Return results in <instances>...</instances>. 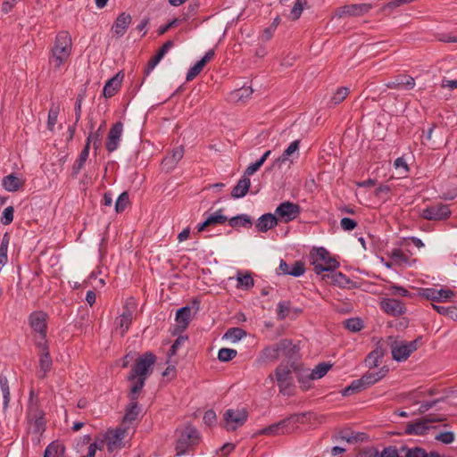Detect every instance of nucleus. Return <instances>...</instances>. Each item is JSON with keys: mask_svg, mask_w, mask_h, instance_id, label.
<instances>
[{"mask_svg": "<svg viewBox=\"0 0 457 457\" xmlns=\"http://www.w3.org/2000/svg\"><path fill=\"white\" fill-rule=\"evenodd\" d=\"M281 357L287 358V362L297 361L299 349L293 344L291 339L283 338L275 344L267 345L261 351L255 361L262 365L274 362Z\"/></svg>", "mask_w": 457, "mask_h": 457, "instance_id": "f257e3e1", "label": "nucleus"}, {"mask_svg": "<svg viewBox=\"0 0 457 457\" xmlns=\"http://www.w3.org/2000/svg\"><path fill=\"white\" fill-rule=\"evenodd\" d=\"M155 361L156 357L152 352H146L136 360L128 377V379L133 382L130 387L133 395L143 389L146 378L152 373V366Z\"/></svg>", "mask_w": 457, "mask_h": 457, "instance_id": "f03ea898", "label": "nucleus"}, {"mask_svg": "<svg viewBox=\"0 0 457 457\" xmlns=\"http://www.w3.org/2000/svg\"><path fill=\"white\" fill-rule=\"evenodd\" d=\"M72 49V39L68 31H60L57 33L54 45L51 47L49 54V64L54 70H59L64 65L71 54Z\"/></svg>", "mask_w": 457, "mask_h": 457, "instance_id": "7ed1b4c3", "label": "nucleus"}, {"mask_svg": "<svg viewBox=\"0 0 457 457\" xmlns=\"http://www.w3.org/2000/svg\"><path fill=\"white\" fill-rule=\"evenodd\" d=\"M26 420L29 429L34 434H42L46 429L45 411L41 408L39 396L30 390L27 404Z\"/></svg>", "mask_w": 457, "mask_h": 457, "instance_id": "20e7f679", "label": "nucleus"}, {"mask_svg": "<svg viewBox=\"0 0 457 457\" xmlns=\"http://www.w3.org/2000/svg\"><path fill=\"white\" fill-rule=\"evenodd\" d=\"M421 341V337H418L410 342L397 340L394 337H387L386 345L390 347L392 357L395 361H403L420 346Z\"/></svg>", "mask_w": 457, "mask_h": 457, "instance_id": "39448f33", "label": "nucleus"}, {"mask_svg": "<svg viewBox=\"0 0 457 457\" xmlns=\"http://www.w3.org/2000/svg\"><path fill=\"white\" fill-rule=\"evenodd\" d=\"M311 264L316 274L334 271L339 267L338 261L324 247L314 248L310 253Z\"/></svg>", "mask_w": 457, "mask_h": 457, "instance_id": "423d86ee", "label": "nucleus"}, {"mask_svg": "<svg viewBox=\"0 0 457 457\" xmlns=\"http://www.w3.org/2000/svg\"><path fill=\"white\" fill-rule=\"evenodd\" d=\"M200 442V435L198 430L193 426H187L178 430V438L176 441L177 455L180 456L193 449Z\"/></svg>", "mask_w": 457, "mask_h": 457, "instance_id": "0eeeda50", "label": "nucleus"}, {"mask_svg": "<svg viewBox=\"0 0 457 457\" xmlns=\"http://www.w3.org/2000/svg\"><path fill=\"white\" fill-rule=\"evenodd\" d=\"M296 369L295 361L281 362L275 369V378L278 383L279 393L287 395L293 392L292 370Z\"/></svg>", "mask_w": 457, "mask_h": 457, "instance_id": "6e6552de", "label": "nucleus"}, {"mask_svg": "<svg viewBox=\"0 0 457 457\" xmlns=\"http://www.w3.org/2000/svg\"><path fill=\"white\" fill-rule=\"evenodd\" d=\"M38 352V370L37 376L38 378L43 379L46 377L47 373L51 370L53 361L49 353V346L47 340L38 341L36 343Z\"/></svg>", "mask_w": 457, "mask_h": 457, "instance_id": "1a4fd4ad", "label": "nucleus"}, {"mask_svg": "<svg viewBox=\"0 0 457 457\" xmlns=\"http://www.w3.org/2000/svg\"><path fill=\"white\" fill-rule=\"evenodd\" d=\"M445 420L443 416H437L435 414H428L426 417L418 420L414 422L408 423L405 427V433L408 435H424L429 428L428 424L434 422H441Z\"/></svg>", "mask_w": 457, "mask_h": 457, "instance_id": "9d476101", "label": "nucleus"}, {"mask_svg": "<svg viewBox=\"0 0 457 457\" xmlns=\"http://www.w3.org/2000/svg\"><path fill=\"white\" fill-rule=\"evenodd\" d=\"M301 213V207L299 204L285 201L278 205L275 210L274 215L277 216L278 221L281 220L285 223L295 220Z\"/></svg>", "mask_w": 457, "mask_h": 457, "instance_id": "9b49d317", "label": "nucleus"}, {"mask_svg": "<svg viewBox=\"0 0 457 457\" xmlns=\"http://www.w3.org/2000/svg\"><path fill=\"white\" fill-rule=\"evenodd\" d=\"M296 421H298V417L296 415H293L262 428L260 430L259 434L267 436L288 434L293 431V428L290 427V424L295 423Z\"/></svg>", "mask_w": 457, "mask_h": 457, "instance_id": "f8f14e48", "label": "nucleus"}, {"mask_svg": "<svg viewBox=\"0 0 457 457\" xmlns=\"http://www.w3.org/2000/svg\"><path fill=\"white\" fill-rule=\"evenodd\" d=\"M248 417L245 409H228L224 414L223 419L226 422V428L228 430H236L237 428L243 426Z\"/></svg>", "mask_w": 457, "mask_h": 457, "instance_id": "ddd939ff", "label": "nucleus"}, {"mask_svg": "<svg viewBox=\"0 0 457 457\" xmlns=\"http://www.w3.org/2000/svg\"><path fill=\"white\" fill-rule=\"evenodd\" d=\"M451 215V210L448 204L437 203L436 204L426 207L422 210L421 217L428 220H446Z\"/></svg>", "mask_w": 457, "mask_h": 457, "instance_id": "4468645a", "label": "nucleus"}, {"mask_svg": "<svg viewBox=\"0 0 457 457\" xmlns=\"http://www.w3.org/2000/svg\"><path fill=\"white\" fill-rule=\"evenodd\" d=\"M48 315L43 311H36L29 314V324L31 328L39 334L41 340H46Z\"/></svg>", "mask_w": 457, "mask_h": 457, "instance_id": "2eb2a0df", "label": "nucleus"}, {"mask_svg": "<svg viewBox=\"0 0 457 457\" xmlns=\"http://www.w3.org/2000/svg\"><path fill=\"white\" fill-rule=\"evenodd\" d=\"M122 131L123 124L121 121H117L110 129L105 143L106 150L109 153H112L118 148L122 135Z\"/></svg>", "mask_w": 457, "mask_h": 457, "instance_id": "dca6fc26", "label": "nucleus"}, {"mask_svg": "<svg viewBox=\"0 0 457 457\" xmlns=\"http://www.w3.org/2000/svg\"><path fill=\"white\" fill-rule=\"evenodd\" d=\"M139 393H136L134 395L132 394V388H130L129 398L130 400L129 404L126 407V412L123 417V423H132L137 420L139 413L141 412V408L137 403Z\"/></svg>", "mask_w": 457, "mask_h": 457, "instance_id": "f3484780", "label": "nucleus"}, {"mask_svg": "<svg viewBox=\"0 0 457 457\" xmlns=\"http://www.w3.org/2000/svg\"><path fill=\"white\" fill-rule=\"evenodd\" d=\"M381 309L387 314L392 316H399L405 312L404 303L399 300L393 298L383 299L380 303Z\"/></svg>", "mask_w": 457, "mask_h": 457, "instance_id": "a211bd4d", "label": "nucleus"}, {"mask_svg": "<svg viewBox=\"0 0 457 457\" xmlns=\"http://www.w3.org/2000/svg\"><path fill=\"white\" fill-rule=\"evenodd\" d=\"M133 320V312L128 307L124 308L123 312L115 319L114 328L120 333L121 337H124L126 332L129 330L130 324Z\"/></svg>", "mask_w": 457, "mask_h": 457, "instance_id": "6ab92c4d", "label": "nucleus"}, {"mask_svg": "<svg viewBox=\"0 0 457 457\" xmlns=\"http://www.w3.org/2000/svg\"><path fill=\"white\" fill-rule=\"evenodd\" d=\"M415 86V79L406 74H399L395 76L391 81L386 83L387 88L395 89H411Z\"/></svg>", "mask_w": 457, "mask_h": 457, "instance_id": "aec40b11", "label": "nucleus"}, {"mask_svg": "<svg viewBox=\"0 0 457 457\" xmlns=\"http://www.w3.org/2000/svg\"><path fill=\"white\" fill-rule=\"evenodd\" d=\"M123 79L124 73L122 71H119L112 78L109 79L104 86V96L105 98H110L113 96L120 88Z\"/></svg>", "mask_w": 457, "mask_h": 457, "instance_id": "412c9836", "label": "nucleus"}, {"mask_svg": "<svg viewBox=\"0 0 457 457\" xmlns=\"http://www.w3.org/2000/svg\"><path fill=\"white\" fill-rule=\"evenodd\" d=\"M372 5L370 4H353L343 6L339 10L338 15L340 17L348 16H360L370 12Z\"/></svg>", "mask_w": 457, "mask_h": 457, "instance_id": "4be33fe9", "label": "nucleus"}, {"mask_svg": "<svg viewBox=\"0 0 457 457\" xmlns=\"http://www.w3.org/2000/svg\"><path fill=\"white\" fill-rule=\"evenodd\" d=\"M132 17L129 13L121 12L115 20L114 23L112 26V33L117 37H122L126 31L129 24L131 23Z\"/></svg>", "mask_w": 457, "mask_h": 457, "instance_id": "5701e85b", "label": "nucleus"}, {"mask_svg": "<svg viewBox=\"0 0 457 457\" xmlns=\"http://www.w3.org/2000/svg\"><path fill=\"white\" fill-rule=\"evenodd\" d=\"M278 218L272 213H264L262 215L255 223L257 231L265 233L278 225Z\"/></svg>", "mask_w": 457, "mask_h": 457, "instance_id": "b1692460", "label": "nucleus"}, {"mask_svg": "<svg viewBox=\"0 0 457 457\" xmlns=\"http://www.w3.org/2000/svg\"><path fill=\"white\" fill-rule=\"evenodd\" d=\"M125 429L116 428L107 434V449L109 452H112L114 449L122 445V440L125 437Z\"/></svg>", "mask_w": 457, "mask_h": 457, "instance_id": "393cba45", "label": "nucleus"}, {"mask_svg": "<svg viewBox=\"0 0 457 457\" xmlns=\"http://www.w3.org/2000/svg\"><path fill=\"white\" fill-rule=\"evenodd\" d=\"M24 185V181L12 173L3 178L2 186L8 192H16L21 188Z\"/></svg>", "mask_w": 457, "mask_h": 457, "instance_id": "a878e982", "label": "nucleus"}, {"mask_svg": "<svg viewBox=\"0 0 457 457\" xmlns=\"http://www.w3.org/2000/svg\"><path fill=\"white\" fill-rule=\"evenodd\" d=\"M251 181L249 178L243 176L237 182V184L233 187L231 192V196L233 198H240L244 197L249 188H250Z\"/></svg>", "mask_w": 457, "mask_h": 457, "instance_id": "bb28decb", "label": "nucleus"}, {"mask_svg": "<svg viewBox=\"0 0 457 457\" xmlns=\"http://www.w3.org/2000/svg\"><path fill=\"white\" fill-rule=\"evenodd\" d=\"M65 446L59 441H54L45 449L43 457H64Z\"/></svg>", "mask_w": 457, "mask_h": 457, "instance_id": "cd10ccee", "label": "nucleus"}, {"mask_svg": "<svg viewBox=\"0 0 457 457\" xmlns=\"http://www.w3.org/2000/svg\"><path fill=\"white\" fill-rule=\"evenodd\" d=\"M191 309L187 306L182 307L177 311L176 321L178 328L183 331L186 329L190 322Z\"/></svg>", "mask_w": 457, "mask_h": 457, "instance_id": "c85d7f7f", "label": "nucleus"}, {"mask_svg": "<svg viewBox=\"0 0 457 457\" xmlns=\"http://www.w3.org/2000/svg\"><path fill=\"white\" fill-rule=\"evenodd\" d=\"M0 389L3 395V412L6 413L10 403V386L7 378L0 375Z\"/></svg>", "mask_w": 457, "mask_h": 457, "instance_id": "c756f323", "label": "nucleus"}, {"mask_svg": "<svg viewBox=\"0 0 457 457\" xmlns=\"http://www.w3.org/2000/svg\"><path fill=\"white\" fill-rule=\"evenodd\" d=\"M89 149L90 146H88V143H86L82 151L79 154V158L74 162L72 165V175L74 177H76L80 172L85 162H87L89 155Z\"/></svg>", "mask_w": 457, "mask_h": 457, "instance_id": "7c9ffc66", "label": "nucleus"}, {"mask_svg": "<svg viewBox=\"0 0 457 457\" xmlns=\"http://www.w3.org/2000/svg\"><path fill=\"white\" fill-rule=\"evenodd\" d=\"M332 365L328 362H320L315 366L312 372L307 376V382L323 378L331 369Z\"/></svg>", "mask_w": 457, "mask_h": 457, "instance_id": "2f4dec72", "label": "nucleus"}, {"mask_svg": "<svg viewBox=\"0 0 457 457\" xmlns=\"http://www.w3.org/2000/svg\"><path fill=\"white\" fill-rule=\"evenodd\" d=\"M387 370L385 368H382L378 371H368L366 372L362 377V381H364L366 387H369L378 381H379L381 378H383L386 373Z\"/></svg>", "mask_w": 457, "mask_h": 457, "instance_id": "473e14b6", "label": "nucleus"}, {"mask_svg": "<svg viewBox=\"0 0 457 457\" xmlns=\"http://www.w3.org/2000/svg\"><path fill=\"white\" fill-rule=\"evenodd\" d=\"M228 224L232 228H251L253 221L249 215L243 213L228 219Z\"/></svg>", "mask_w": 457, "mask_h": 457, "instance_id": "72a5a7b5", "label": "nucleus"}, {"mask_svg": "<svg viewBox=\"0 0 457 457\" xmlns=\"http://www.w3.org/2000/svg\"><path fill=\"white\" fill-rule=\"evenodd\" d=\"M366 388L367 387L365 386V383L364 381H362V378H361L359 379L352 381V383L342 391V395L344 396H349L356 393H359Z\"/></svg>", "mask_w": 457, "mask_h": 457, "instance_id": "f704fd0d", "label": "nucleus"}, {"mask_svg": "<svg viewBox=\"0 0 457 457\" xmlns=\"http://www.w3.org/2000/svg\"><path fill=\"white\" fill-rule=\"evenodd\" d=\"M299 145H300V141L299 140H295L293 141L288 146L287 148L283 152V154H281V156H279L276 161L275 162L276 163H278V164H282V163H285L288 158L295 153H296L299 149Z\"/></svg>", "mask_w": 457, "mask_h": 457, "instance_id": "c9c22d12", "label": "nucleus"}, {"mask_svg": "<svg viewBox=\"0 0 457 457\" xmlns=\"http://www.w3.org/2000/svg\"><path fill=\"white\" fill-rule=\"evenodd\" d=\"M105 126V121H103V123L100 125L99 129L96 131H91L87 138L86 143H88V146H90V144L93 143V146L95 150H97L101 145V138H102V133L101 130Z\"/></svg>", "mask_w": 457, "mask_h": 457, "instance_id": "e433bc0d", "label": "nucleus"}, {"mask_svg": "<svg viewBox=\"0 0 457 457\" xmlns=\"http://www.w3.org/2000/svg\"><path fill=\"white\" fill-rule=\"evenodd\" d=\"M308 5L307 0H296L291 9L289 18L292 21H297L302 15L303 11Z\"/></svg>", "mask_w": 457, "mask_h": 457, "instance_id": "4c0bfd02", "label": "nucleus"}, {"mask_svg": "<svg viewBox=\"0 0 457 457\" xmlns=\"http://www.w3.org/2000/svg\"><path fill=\"white\" fill-rule=\"evenodd\" d=\"M254 285L253 278L250 274L242 275L241 273L237 274V288H242L248 290L252 288Z\"/></svg>", "mask_w": 457, "mask_h": 457, "instance_id": "58836bf2", "label": "nucleus"}, {"mask_svg": "<svg viewBox=\"0 0 457 457\" xmlns=\"http://www.w3.org/2000/svg\"><path fill=\"white\" fill-rule=\"evenodd\" d=\"M432 306L439 314L447 316L453 320L457 319V307L435 305V304H432Z\"/></svg>", "mask_w": 457, "mask_h": 457, "instance_id": "ea45409f", "label": "nucleus"}, {"mask_svg": "<svg viewBox=\"0 0 457 457\" xmlns=\"http://www.w3.org/2000/svg\"><path fill=\"white\" fill-rule=\"evenodd\" d=\"M60 108L58 105L52 104L50 107L48 117H47V129L50 131L54 129V126L57 122Z\"/></svg>", "mask_w": 457, "mask_h": 457, "instance_id": "a19ab883", "label": "nucleus"}, {"mask_svg": "<svg viewBox=\"0 0 457 457\" xmlns=\"http://www.w3.org/2000/svg\"><path fill=\"white\" fill-rule=\"evenodd\" d=\"M328 278L331 279V282L334 285H337L341 287H345L350 283V278H348L342 272H334L331 276L328 275Z\"/></svg>", "mask_w": 457, "mask_h": 457, "instance_id": "79ce46f5", "label": "nucleus"}, {"mask_svg": "<svg viewBox=\"0 0 457 457\" xmlns=\"http://www.w3.org/2000/svg\"><path fill=\"white\" fill-rule=\"evenodd\" d=\"M129 204V196L128 192H122L115 202V211L118 213L122 212Z\"/></svg>", "mask_w": 457, "mask_h": 457, "instance_id": "37998d69", "label": "nucleus"}, {"mask_svg": "<svg viewBox=\"0 0 457 457\" xmlns=\"http://www.w3.org/2000/svg\"><path fill=\"white\" fill-rule=\"evenodd\" d=\"M246 335L245 331L240 328H231L225 333L224 337L237 342Z\"/></svg>", "mask_w": 457, "mask_h": 457, "instance_id": "c03bdc74", "label": "nucleus"}, {"mask_svg": "<svg viewBox=\"0 0 457 457\" xmlns=\"http://www.w3.org/2000/svg\"><path fill=\"white\" fill-rule=\"evenodd\" d=\"M349 92H350L349 88L345 87L337 88L336 93L331 97L330 103L333 105H337V104H340L341 102H343L345 99V97L348 96Z\"/></svg>", "mask_w": 457, "mask_h": 457, "instance_id": "a18cd8bd", "label": "nucleus"}, {"mask_svg": "<svg viewBox=\"0 0 457 457\" xmlns=\"http://www.w3.org/2000/svg\"><path fill=\"white\" fill-rule=\"evenodd\" d=\"M237 354V350L231 348H221L218 353V359L220 361L227 362L233 360Z\"/></svg>", "mask_w": 457, "mask_h": 457, "instance_id": "49530a36", "label": "nucleus"}, {"mask_svg": "<svg viewBox=\"0 0 457 457\" xmlns=\"http://www.w3.org/2000/svg\"><path fill=\"white\" fill-rule=\"evenodd\" d=\"M187 336H179L172 344L169 353H168V362L171 361V358L177 354L179 348L185 344L187 340Z\"/></svg>", "mask_w": 457, "mask_h": 457, "instance_id": "de8ad7c7", "label": "nucleus"}, {"mask_svg": "<svg viewBox=\"0 0 457 457\" xmlns=\"http://www.w3.org/2000/svg\"><path fill=\"white\" fill-rule=\"evenodd\" d=\"M222 209H220L207 218V222L210 226L213 224H224L226 221L228 222V217L222 214Z\"/></svg>", "mask_w": 457, "mask_h": 457, "instance_id": "09e8293b", "label": "nucleus"}, {"mask_svg": "<svg viewBox=\"0 0 457 457\" xmlns=\"http://www.w3.org/2000/svg\"><path fill=\"white\" fill-rule=\"evenodd\" d=\"M345 327L352 332H358L363 328L361 320L359 318H351L345 321Z\"/></svg>", "mask_w": 457, "mask_h": 457, "instance_id": "8fccbe9b", "label": "nucleus"}, {"mask_svg": "<svg viewBox=\"0 0 457 457\" xmlns=\"http://www.w3.org/2000/svg\"><path fill=\"white\" fill-rule=\"evenodd\" d=\"M277 311H278V320H285L289 315L290 302H287V301L279 302L277 306Z\"/></svg>", "mask_w": 457, "mask_h": 457, "instance_id": "3c124183", "label": "nucleus"}, {"mask_svg": "<svg viewBox=\"0 0 457 457\" xmlns=\"http://www.w3.org/2000/svg\"><path fill=\"white\" fill-rule=\"evenodd\" d=\"M204 66L205 65L201 61H198L188 70L186 77L187 81L193 80L202 71Z\"/></svg>", "mask_w": 457, "mask_h": 457, "instance_id": "603ef678", "label": "nucleus"}, {"mask_svg": "<svg viewBox=\"0 0 457 457\" xmlns=\"http://www.w3.org/2000/svg\"><path fill=\"white\" fill-rule=\"evenodd\" d=\"M14 208L12 206L6 207L1 216V222L3 225H9L13 220Z\"/></svg>", "mask_w": 457, "mask_h": 457, "instance_id": "864d4df0", "label": "nucleus"}, {"mask_svg": "<svg viewBox=\"0 0 457 457\" xmlns=\"http://www.w3.org/2000/svg\"><path fill=\"white\" fill-rule=\"evenodd\" d=\"M305 271L304 264L302 262H295L289 270V275L293 277H300Z\"/></svg>", "mask_w": 457, "mask_h": 457, "instance_id": "5fc2aeb1", "label": "nucleus"}, {"mask_svg": "<svg viewBox=\"0 0 457 457\" xmlns=\"http://www.w3.org/2000/svg\"><path fill=\"white\" fill-rule=\"evenodd\" d=\"M437 289L436 288H422L420 292V295L423 298L432 301H437Z\"/></svg>", "mask_w": 457, "mask_h": 457, "instance_id": "6e6d98bb", "label": "nucleus"}, {"mask_svg": "<svg viewBox=\"0 0 457 457\" xmlns=\"http://www.w3.org/2000/svg\"><path fill=\"white\" fill-rule=\"evenodd\" d=\"M435 438L444 444H451L454 440V435L451 431L441 432Z\"/></svg>", "mask_w": 457, "mask_h": 457, "instance_id": "4d7b16f0", "label": "nucleus"}, {"mask_svg": "<svg viewBox=\"0 0 457 457\" xmlns=\"http://www.w3.org/2000/svg\"><path fill=\"white\" fill-rule=\"evenodd\" d=\"M340 226L344 230L351 231L357 227V222L353 219L345 217L341 220Z\"/></svg>", "mask_w": 457, "mask_h": 457, "instance_id": "13d9d810", "label": "nucleus"}, {"mask_svg": "<svg viewBox=\"0 0 457 457\" xmlns=\"http://www.w3.org/2000/svg\"><path fill=\"white\" fill-rule=\"evenodd\" d=\"M162 59V57L158 54H156L153 58H151V60L148 62L145 69V75L148 76Z\"/></svg>", "mask_w": 457, "mask_h": 457, "instance_id": "bf43d9fd", "label": "nucleus"}, {"mask_svg": "<svg viewBox=\"0 0 457 457\" xmlns=\"http://www.w3.org/2000/svg\"><path fill=\"white\" fill-rule=\"evenodd\" d=\"M381 360L380 357L374 354L373 351H371L365 359L366 365L370 368H375L378 365L379 361Z\"/></svg>", "mask_w": 457, "mask_h": 457, "instance_id": "052dcab7", "label": "nucleus"}, {"mask_svg": "<svg viewBox=\"0 0 457 457\" xmlns=\"http://www.w3.org/2000/svg\"><path fill=\"white\" fill-rule=\"evenodd\" d=\"M83 96L79 95L75 103L74 111H75V121L78 123L81 117V106H82Z\"/></svg>", "mask_w": 457, "mask_h": 457, "instance_id": "680f3d73", "label": "nucleus"}, {"mask_svg": "<svg viewBox=\"0 0 457 457\" xmlns=\"http://www.w3.org/2000/svg\"><path fill=\"white\" fill-rule=\"evenodd\" d=\"M170 155L173 159V161L178 164V162L182 159L184 155V147L182 145H179L173 148Z\"/></svg>", "mask_w": 457, "mask_h": 457, "instance_id": "e2e57ef3", "label": "nucleus"}, {"mask_svg": "<svg viewBox=\"0 0 457 457\" xmlns=\"http://www.w3.org/2000/svg\"><path fill=\"white\" fill-rule=\"evenodd\" d=\"M262 165V163L257 160L255 162L253 163H251L245 170L244 172V176H245L246 178H248L249 176L253 175L254 172H256L260 168L261 166Z\"/></svg>", "mask_w": 457, "mask_h": 457, "instance_id": "0e129e2a", "label": "nucleus"}, {"mask_svg": "<svg viewBox=\"0 0 457 457\" xmlns=\"http://www.w3.org/2000/svg\"><path fill=\"white\" fill-rule=\"evenodd\" d=\"M385 346H387L386 339L384 341H381L378 344L377 347L373 350L374 354H376L377 356H378L382 359L386 352Z\"/></svg>", "mask_w": 457, "mask_h": 457, "instance_id": "69168bd1", "label": "nucleus"}, {"mask_svg": "<svg viewBox=\"0 0 457 457\" xmlns=\"http://www.w3.org/2000/svg\"><path fill=\"white\" fill-rule=\"evenodd\" d=\"M179 23V20L178 19H173L172 21H170V22H168L167 24L163 25V26H161L157 32H158V35H163L165 34L170 29L177 26Z\"/></svg>", "mask_w": 457, "mask_h": 457, "instance_id": "338daca9", "label": "nucleus"}, {"mask_svg": "<svg viewBox=\"0 0 457 457\" xmlns=\"http://www.w3.org/2000/svg\"><path fill=\"white\" fill-rule=\"evenodd\" d=\"M216 413L212 410H208L204 412V421L207 425H212L216 420Z\"/></svg>", "mask_w": 457, "mask_h": 457, "instance_id": "774afa93", "label": "nucleus"}]
</instances>
